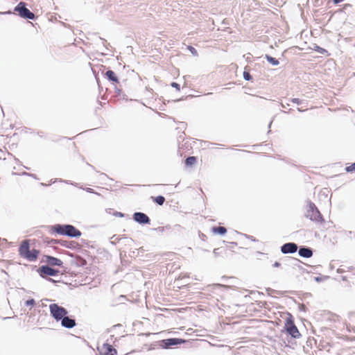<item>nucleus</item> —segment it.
Returning <instances> with one entry per match:
<instances>
[{"label": "nucleus", "mask_w": 355, "mask_h": 355, "mask_svg": "<svg viewBox=\"0 0 355 355\" xmlns=\"http://www.w3.org/2000/svg\"><path fill=\"white\" fill-rule=\"evenodd\" d=\"M18 251L21 257L29 261H36L40 253V250L37 249L31 250L30 240L23 241L19 245Z\"/></svg>", "instance_id": "obj_1"}, {"label": "nucleus", "mask_w": 355, "mask_h": 355, "mask_svg": "<svg viewBox=\"0 0 355 355\" xmlns=\"http://www.w3.org/2000/svg\"><path fill=\"white\" fill-rule=\"evenodd\" d=\"M264 58L272 66H277L279 64V62L277 59L272 57L268 54H266Z\"/></svg>", "instance_id": "obj_18"}, {"label": "nucleus", "mask_w": 355, "mask_h": 355, "mask_svg": "<svg viewBox=\"0 0 355 355\" xmlns=\"http://www.w3.org/2000/svg\"><path fill=\"white\" fill-rule=\"evenodd\" d=\"M42 262L46 263L49 266H61L63 263L60 259L49 255H44Z\"/></svg>", "instance_id": "obj_8"}, {"label": "nucleus", "mask_w": 355, "mask_h": 355, "mask_svg": "<svg viewBox=\"0 0 355 355\" xmlns=\"http://www.w3.org/2000/svg\"><path fill=\"white\" fill-rule=\"evenodd\" d=\"M35 304V301L33 299L28 300L25 302V305L26 306H33Z\"/></svg>", "instance_id": "obj_25"}, {"label": "nucleus", "mask_w": 355, "mask_h": 355, "mask_svg": "<svg viewBox=\"0 0 355 355\" xmlns=\"http://www.w3.org/2000/svg\"><path fill=\"white\" fill-rule=\"evenodd\" d=\"M297 250V245L294 243H287L282 246L281 250L284 254L294 253Z\"/></svg>", "instance_id": "obj_11"}, {"label": "nucleus", "mask_w": 355, "mask_h": 355, "mask_svg": "<svg viewBox=\"0 0 355 355\" xmlns=\"http://www.w3.org/2000/svg\"><path fill=\"white\" fill-rule=\"evenodd\" d=\"M61 324L64 327L71 329L76 326V321L73 319L69 318L67 316H64L61 320Z\"/></svg>", "instance_id": "obj_13"}, {"label": "nucleus", "mask_w": 355, "mask_h": 355, "mask_svg": "<svg viewBox=\"0 0 355 355\" xmlns=\"http://www.w3.org/2000/svg\"><path fill=\"white\" fill-rule=\"evenodd\" d=\"M351 272H352V275L355 276V267H354V268H352L351 269Z\"/></svg>", "instance_id": "obj_30"}, {"label": "nucleus", "mask_w": 355, "mask_h": 355, "mask_svg": "<svg viewBox=\"0 0 355 355\" xmlns=\"http://www.w3.org/2000/svg\"><path fill=\"white\" fill-rule=\"evenodd\" d=\"M306 217L319 224H323L324 219L314 203L309 202L306 211Z\"/></svg>", "instance_id": "obj_3"}, {"label": "nucleus", "mask_w": 355, "mask_h": 355, "mask_svg": "<svg viewBox=\"0 0 355 355\" xmlns=\"http://www.w3.org/2000/svg\"><path fill=\"white\" fill-rule=\"evenodd\" d=\"M103 355H116V350L112 347L110 345H106L105 352Z\"/></svg>", "instance_id": "obj_19"}, {"label": "nucleus", "mask_w": 355, "mask_h": 355, "mask_svg": "<svg viewBox=\"0 0 355 355\" xmlns=\"http://www.w3.org/2000/svg\"><path fill=\"white\" fill-rule=\"evenodd\" d=\"M170 85L175 89H180V85L175 82H171Z\"/></svg>", "instance_id": "obj_27"}, {"label": "nucleus", "mask_w": 355, "mask_h": 355, "mask_svg": "<svg viewBox=\"0 0 355 355\" xmlns=\"http://www.w3.org/2000/svg\"><path fill=\"white\" fill-rule=\"evenodd\" d=\"M233 84H234L233 83H229V85H233Z\"/></svg>", "instance_id": "obj_34"}, {"label": "nucleus", "mask_w": 355, "mask_h": 355, "mask_svg": "<svg viewBox=\"0 0 355 355\" xmlns=\"http://www.w3.org/2000/svg\"><path fill=\"white\" fill-rule=\"evenodd\" d=\"M232 87H231V86H230V87H225L224 89H232Z\"/></svg>", "instance_id": "obj_32"}, {"label": "nucleus", "mask_w": 355, "mask_h": 355, "mask_svg": "<svg viewBox=\"0 0 355 355\" xmlns=\"http://www.w3.org/2000/svg\"><path fill=\"white\" fill-rule=\"evenodd\" d=\"M197 162V158L194 156L189 157L185 160V164L187 166H192Z\"/></svg>", "instance_id": "obj_20"}, {"label": "nucleus", "mask_w": 355, "mask_h": 355, "mask_svg": "<svg viewBox=\"0 0 355 355\" xmlns=\"http://www.w3.org/2000/svg\"><path fill=\"white\" fill-rule=\"evenodd\" d=\"M348 7H351V5H350V4H345V5L344 6V9H346V8H348Z\"/></svg>", "instance_id": "obj_31"}, {"label": "nucleus", "mask_w": 355, "mask_h": 355, "mask_svg": "<svg viewBox=\"0 0 355 355\" xmlns=\"http://www.w3.org/2000/svg\"><path fill=\"white\" fill-rule=\"evenodd\" d=\"M345 171L348 173L355 172V162L350 166H348L345 168Z\"/></svg>", "instance_id": "obj_24"}, {"label": "nucleus", "mask_w": 355, "mask_h": 355, "mask_svg": "<svg viewBox=\"0 0 355 355\" xmlns=\"http://www.w3.org/2000/svg\"><path fill=\"white\" fill-rule=\"evenodd\" d=\"M51 231L53 233L71 237H78L81 235V232L71 225H55L51 227Z\"/></svg>", "instance_id": "obj_2"}, {"label": "nucleus", "mask_w": 355, "mask_h": 355, "mask_svg": "<svg viewBox=\"0 0 355 355\" xmlns=\"http://www.w3.org/2000/svg\"><path fill=\"white\" fill-rule=\"evenodd\" d=\"M133 218L135 220L139 223L147 224L150 223V218L148 216L141 212H136L133 215Z\"/></svg>", "instance_id": "obj_10"}, {"label": "nucleus", "mask_w": 355, "mask_h": 355, "mask_svg": "<svg viewBox=\"0 0 355 355\" xmlns=\"http://www.w3.org/2000/svg\"><path fill=\"white\" fill-rule=\"evenodd\" d=\"M14 11L17 12L18 15L24 19H34L35 18V14L28 9L26 6V3L22 1L15 7Z\"/></svg>", "instance_id": "obj_4"}, {"label": "nucleus", "mask_w": 355, "mask_h": 355, "mask_svg": "<svg viewBox=\"0 0 355 355\" xmlns=\"http://www.w3.org/2000/svg\"><path fill=\"white\" fill-rule=\"evenodd\" d=\"M100 40H102V42H103V44L105 46H107V44H108L107 43V41L104 39H102L101 37H100Z\"/></svg>", "instance_id": "obj_28"}, {"label": "nucleus", "mask_w": 355, "mask_h": 355, "mask_svg": "<svg viewBox=\"0 0 355 355\" xmlns=\"http://www.w3.org/2000/svg\"><path fill=\"white\" fill-rule=\"evenodd\" d=\"M211 231L214 234L224 235L227 232V229L225 227H222V226L213 227L211 229Z\"/></svg>", "instance_id": "obj_17"}, {"label": "nucleus", "mask_w": 355, "mask_h": 355, "mask_svg": "<svg viewBox=\"0 0 355 355\" xmlns=\"http://www.w3.org/2000/svg\"><path fill=\"white\" fill-rule=\"evenodd\" d=\"M104 76L112 84L119 83L118 76H116V73L111 69L107 70L104 73Z\"/></svg>", "instance_id": "obj_12"}, {"label": "nucleus", "mask_w": 355, "mask_h": 355, "mask_svg": "<svg viewBox=\"0 0 355 355\" xmlns=\"http://www.w3.org/2000/svg\"><path fill=\"white\" fill-rule=\"evenodd\" d=\"M285 329L286 331L293 338H299L301 334H300L298 329L294 324V322L291 319H288L285 323Z\"/></svg>", "instance_id": "obj_7"}, {"label": "nucleus", "mask_w": 355, "mask_h": 355, "mask_svg": "<svg viewBox=\"0 0 355 355\" xmlns=\"http://www.w3.org/2000/svg\"><path fill=\"white\" fill-rule=\"evenodd\" d=\"M243 78L245 80H252V77L250 74V73L248 71L245 70L243 73Z\"/></svg>", "instance_id": "obj_22"}, {"label": "nucleus", "mask_w": 355, "mask_h": 355, "mask_svg": "<svg viewBox=\"0 0 355 355\" xmlns=\"http://www.w3.org/2000/svg\"><path fill=\"white\" fill-rule=\"evenodd\" d=\"M315 50L320 53H324V52H327V51L324 49L318 46H316Z\"/></svg>", "instance_id": "obj_26"}, {"label": "nucleus", "mask_w": 355, "mask_h": 355, "mask_svg": "<svg viewBox=\"0 0 355 355\" xmlns=\"http://www.w3.org/2000/svg\"><path fill=\"white\" fill-rule=\"evenodd\" d=\"M49 309L52 316L57 320H62L67 314V311L57 304H51Z\"/></svg>", "instance_id": "obj_5"}, {"label": "nucleus", "mask_w": 355, "mask_h": 355, "mask_svg": "<svg viewBox=\"0 0 355 355\" xmlns=\"http://www.w3.org/2000/svg\"><path fill=\"white\" fill-rule=\"evenodd\" d=\"M237 244L236 243H230L225 246L214 249V254L216 257H229L232 254V249L234 248Z\"/></svg>", "instance_id": "obj_6"}, {"label": "nucleus", "mask_w": 355, "mask_h": 355, "mask_svg": "<svg viewBox=\"0 0 355 355\" xmlns=\"http://www.w3.org/2000/svg\"><path fill=\"white\" fill-rule=\"evenodd\" d=\"M98 89H102L101 86L99 85L98 83Z\"/></svg>", "instance_id": "obj_33"}, {"label": "nucleus", "mask_w": 355, "mask_h": 355, "mask_svg": "<svg viewBox=\"0 0 355 355\" xmlns=\"http://www.w3.org/2000/svg\"><path fill=\"white\" fill-rule=\"evenodd\" d=\"M39 272L42 277L44 276H56L59 271L52 268L49 266H42L40 268Z\"/></svg>", "instance_id": "obj_9"}, {"label": "nucleus", "mask_w": 355, "mask_h": 355, "mask_svg": "<svg viewBox=\"0 0 355 355\" xmlns=\"http://www.w3.org/2000/svg\"><path fill=\"white\" fill-rule=\"evenodd\" d=\"M152 200L154 202L158 204L159 205H162L165 202V198L162 196L152 197Z\"/></svg>", "instance_id": "obj_21"}, {"label": "nucleus", "mask_w": 355, "mask_h": 355, "mask_svg": "<svg viewBox=\"0 0 355 355\" xmlns=\"http://www.w3.org/2000/svg\"><path fill=\"white\" fill-rule=\"evenodd\" d=\"M298 252L301 257H305V258H310L313 255L312 250L309 248H301L299 250Z\"/></svg>", "instance_id": "obj_16"}, {"label": "nucleus", "mask_w": 355, "mask_h": 355, "mask_svg": "<svg viewBox=\"0 0 355 355\" xmlns=\"http://www.w3.org/2000/svg\"><path fill=\"white\" fill-rule=\"evenodd\" d=\"M164 344L166 347H170L172 345H176L179 344L184 343L185 342L184 340L181 338H169L164 340Z\"/></svg>", "instance_id": "obj_14"}, {"label": "nucleus", "mask_w": 355, "mask_h": 355, "mask_svg": "<svg viewBox=\"0 0 355 355\" xmlns=\"http://www.w3.org/2000/svg\"><path fill=\"white\" fill-rule=\"evenodd\" d=\"M190 279V276L188 273H186V272L180 273L178 277L175 279V283L177 284V286L178 288H181L182 286L189 285V284L186 283L185 284L183 285V284H180L179 283V282L180 280H184V279Z\"/></svg>", "instance_id": "obj_15"}, {"label": "nucleus", "mask_w": 355, "mask_h": 355, "mask_svg": "<svg viewBox=\"0 0 355 355\" xmlns=\"http://www.w3.org/2000/svg\"><path fill=\"white\" fill-rule=\"evenodd\" d=\"M187 49L193 55H198L197 50L193 46L189 45L187 46Z\"/></svg>", "instance_id": "obj_23"}, {"label": "nucleus", "mask_w": 355, "mask_h": 355, "mask_svg": "<svg viewBox=\"0 0 355 355\" xmlns=\"http://www.w3.org/2000/svg\"><path fill=\"white\" fill-rule=\"evenodd\" d=\"M344 0H333V2L335 3V4H338L342 1H343Z\"/></svg>", "instance_id": "obj_29"}]
</instances>
